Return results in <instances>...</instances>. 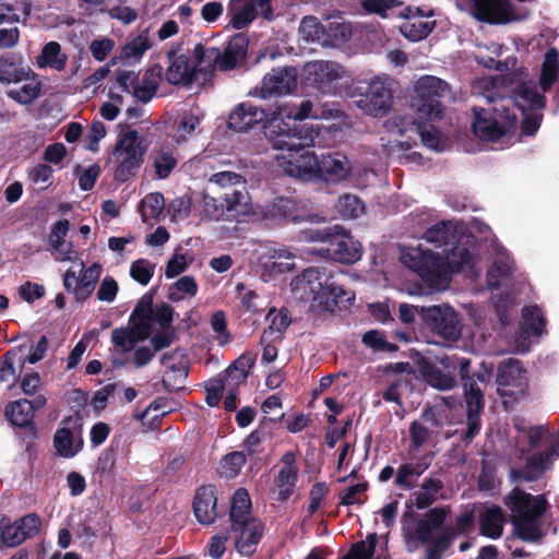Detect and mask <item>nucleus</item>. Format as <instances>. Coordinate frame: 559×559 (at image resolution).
Instances as JSON below:
<instances>
[{
    "label": "nucleus",
    "instance_id": "7c9ffc66",
    "mask_svg": "<svg viewBox=\"0 0 559 559\" xmlns=\"http://www.w3.org/2000/svg\"><path fill=\"white\" fill-rule=\"evenodd\" d=\"M4 414L13 426L29 428L32 431L35 430V405L32 401L20 399L17 401L10 402L5 406Z\"/></svg>",
    "mask_w": 559,
    "mask_h": 559
},
{
    "label": "nucleus",
    "instance_id": "680f3d73",
    "mask_svg": "<svg viewBox=\"0 0 559 559\" xmlns=\"http://www.w3.org/2000/svg\"><path fill=\"white\" fill-rule=\"evenodd\" d=\"M111 341L115 346L122 352L132 350L139 343L138 338L128 330V328H118L111 332Z\"/></svg>",
    "mask_w": 559,
    "mask_h": 559
},
{
    "label": "nucleus",
    "instance_id": "5701e85b",
    "mask_svg": "<svg viewBox=\"0 0 559 559\" xmlns=\"http://www.w3.org/2000/svg\"><path fill=\"white\" fill-rule=\"evenodd\" d=\"M40 525V518L36 513H29L14 523L0 528V539L5 546H19L25 539L35 536Z\"/></svg>",
    "mask_w": 559,
    "mask_h": 559
},
{
    "label": "nucleus",
    "instance_id": "412c9836",
    "mask_svg": "<svg viewBox=\"0 0 559 559\" xmlns=\"http://www.w3.org/2000/svg\"><path fill=\"white\" fill-rule=\"evenodd\" d=\"M352 163L348 157L341 152H329L322 154L319 158V168H317V178L337 183L345 180L352 174Z\"/></svg>",
    "mask_w": 559,
    "mask_h": 559
},
{
    "label": "nucleus",
    "instance_id": "c85d7f7f",
    "mask_svg": "<svg viewBox=\"0 0 559 559\" xmlns=\"http://www.w3.org/2000/svg\"><path fill=\"white\" fill-rule=\"evenodd\" d=\"M479 533L481 536L498 539L502 536L506 514L501 507L492 504L478 515Z\"/></svg>",
    "mask_w": 559,
    "mask_h": 559
},
{
    "label": "nucleus",
    "instance_id": "39448f33",
    "mask_svg": "<svg viewBox=\"0 0 559 559\" xmlns=\"http://www.w3.org/2000/svg\"><path fill=\"white\" fill-rule=\"evenodd\" d=\"M249 39L243 34L233 36L221 51L217 47L205 48L198 44L193 49V58L198 64L205 63V76H213L217 68L222 72L234 70L245 61L248 52Z\"/></svg>",
    "mask_w": 559,
    "mask_h": 559
},
{
    "label": "nucleus",
    "instance_id": "0eeeda50",
    "mask_svg": "<svg viewBox=\"0 0 559 559\" xmlns=\"http://www.w3.org/2000/svg\"><path fill=\"white\" fill-rule=\"evenodd\" d=\"M307 273L309 276L316 274L317 281V285H311V290L314 293L312 307L321 311L334 312L346 309L354 302L355 293L344 287L342 274L313 270H308Z\"/></svg>",
    "mask_w": 559,
    "mask_h": 559
},
{
    "label": "nucleus",
    "instance_id": "2f4dec72",
    "mask_svg": "<svg viewBox=\"0 0 559 559\" xmlns=\"http://www.w3.org/2000/svg\"><path fill=\"white\" fill-rule=\"evenodd\" d=\"M153 46L152 40L148 37V28L141 31V33L127 41L119 51V56L116 57L124 64H131L139 62L144 53Z\"/></svg>",
    "mask_w": 559,
    "mask_h": 559
},
{
    "label": "nucleus",
    "instance_id": "a878e982",
    "mask_svg": "<svg viewBox=\"0 0 559 559\" xmlns=\"http://www.w3.org/2000/svg\"><path fill=\"white\" fill-rule=\"evenodd\" d=\"M388 123L396 128L400 135H404L407 130H414L419 134L424 145L436 151L439 150L440 134L433 126L427 128L421 124H417L415 119L411 116H395L391 118Z\"/></svg>",
    "mask_w": 559,
    "mask_h": 559
},
{
    "label": "nucleus",
    "instance_id": "a18cd8bd",
    "mask_svg": "<svg viewBox=\"0 0 559 559\" xmlns=\"http://www.w3.org/2000/svg\"><path fill=\"white\" fill-rule=\"evenodd\" d=\"M522 317L527 333L533 336H540L544 333L546 326V318L537 305L524 307L522 310Z\"/></svg>",
    "mask_w": 559,
    "mask_h": 559
},
{
    "label": "nucleus",
    "instance_id": "0e129e2a",
    "mask_svg": "<svg viewBox=\"0 0 559 559\" xmlns=\"http://www.w3.org/2000/svg\"><path fill=\"white\" fill-rule=\"evenodd\" d=\"M361 8L370 14H378L386 17L389 9L396 8L401 4L400 0H359Z\"/></svg>",
    "mask_w": 559,
    "mask_h": 559
},
{
    "label": "nucleus",
    "instance_id": "4d7b16f0",
    "mask_svg": "<svg viewBox=\"0 0 559 559\" xmlns=\"http://www.w3.org/2000/svg\"><path fill=\"white\" fill-rule=\"evenodd\" d=\"M154 269L155 265L152 264L148 260L138 259L131 264L130 275L141 285H146L153 277Z\"/></svg>",
    "mask_w": 559,
    "mask_h": 559
},
{
    "label": "nucleus",
    "instance_id": "bf43d9fd",
    "mask_svg": "<svg viewBox=\"0 0 559 559\" xmlns=\"http://www.w3.org/2000/svg\"><path fill=\"white\" fill-rule=\"evenodd\" d=\"M203 214L206 218L218 221L227 214L221 195L218 198L203 194Z\"/></svg>",
    "mask_w": 559,
    "mask_h": 559
},
{
    "label": "nucleus",
    "instance_id": "423d86ee",
    "mask_svg": "<svg viewBox=\"0 0 559 559\" xmlns=\"http://www.w3.org/2000/svg\"><path fill=\"white\" fill-rule=\"evenodd\" d=\"M403 263L416 272L429 288L441 290L451 281L449 257L421 248L411 249L402 257Z\"/></svg>",
    "mask_w": 559,
    "mask_h": 559
},
{
    "label": "nucleus",
    "instance_id": "13d9d810",
    "mask_svg": "<svg viewBox=\"0 0 559 559\" xmlns=\"http://www.w3.org/2000/svg\"><path fill=\"white\" fill-rule=\"evenodd\" d=\"M177 166V159L170 152H159L154 158V168L159 179H166Z\"/></svg>",
    "mask_w": 559,
    "mask_h": 559
},
{
    "label": "nucleus",
    "instance_id": "473e14b6",
    "mask_svg": "<svg viewBox=\"0 0 559 559\" xmlns=\"http://www.w3.org/2000/svg\"><path fill=\"white\" fill-rule=\"evenodd\" d=\"M251 499L245 488H238L233 498L229 511L230 527L241 528L248 521L253 520L250 518Z\"/></svg>",
    "mask_w": 559,
    "mask_h": 559
},
{
    "label": "nucleus",
    "instance_id": "f704fd0d",
    "mask_svg": "<svg viewBox=\"0 0 559 559\" xmlns=\"http://www.w3.org/2000/svg\"><path fill=\"white\" fill-rule=\"evenodd\" d=\"M559 74V52L556 48H549L542 64L539 85L543 93L550 91Z\"/></svg>",
    "mask_w": 559,
    "mask_h": 559
},
{
    "label": "nucleus",
    "instance_id": "ea45409f",
    "mask_svg": "<svg viewBox=\"0 0 559 559\" xmlns=\"http://www.w3.org/2000/svg\"><path fill=\"white\" fill-rule=\"evenodd\" d=\"M227 214L237 216L247 213L248 193L235 187L228 188L222 195Z\"/></svg>",
    "mask_w": 559,
    "mask_h": 559
},
{
    "label": "nucleus",
    "instance_id": "de8ad7c7",
    "mask_svg": "<svg viewBox=\"0 0 559 559\" xmlns=\"http://www.w3.org/2000/svg\"><path fill=\"white\" fill-rule=\"evenodd\" d=\"M298 479V472L287 468L280 469L275 477V485L278 488L277 500L284 502L293 495Z\"/></svg>",
    "mask_w": 559,
    "mask_h": 559
},
{
    "label": "nucleus",
    "instance_id": "49530a36",
    "mask_svg": "<svg viewBox=\"0 0 559 559\" xmlns=\"http://www.w3.org/2000/svg\"><path fill=\"white\" fill-rule=\"evenodd\" d=\"M120 448V440L112 438L110 444L104 449L97 459L96 469L102 475H114L116 459Z\"/></svg>",
    "mask_w": 559,
    "mask_h": 559
},
{
    "label": "nucleus",
    "instance_id": "5fc2aeb1",
    "mask_svg": "<svg viewBox=\"0 0 559 559\" xmlns=\"http://www.w3.org/2000/svg\"><path fill=\"white\" fill-rule=\"evenodd\" d=\"M246 462L247 457L243 452L234 451L226 454L222 460L225 476L229 478L238 476Z\"/></svg>",
    "mask_w": 559,
    "mask_h": 559
},
{
    "label": "nucleus",
    "instance_id": "f03ea898",
    "mask_svg": "<svg viewBox=\"0 0 559 559\" xmlns=\"http://www.w3.org/2000/svg\"><path fill=\"white\" fill-rule=\"evenodd\" d=\"M503 503L511 511L513 535L526 543H542L545 533L540 519L550 507L546 497L533 496L515 487L506 495Z\"/></svg>",
    "mask_w": 559,
    "mask_h": 559
},
{
    "label": "nucleus",
    "instance_id": "bb28decb",
    "mask_svg": "<svg viewBox=\"0 0 559 559\" xmlns=\"http://www.w3.org/2000/svg\"><path fill=\"white\" fill-rule=\"evenodd\" d=\"M80 418L68 416L62 419L61 426L57 429L53 436V447L59 456L73 457L83 447V440L80 439L76 447H73V431L71 425H75Z\"/></svg>",
    "mask_w": 559,
    "mask_h": 559
},
{
    "label": "nucleus",
    "instance_id": "f257e3e1",
    "mask_svg": "<svg viewBox=\"0 0 559 559\" xmlns=\"http://www.w3.org/2000/svg\"><path fill=\"white\" fill-rule=\"evenodd\" d=\"M295 124L296 127H280V131H275L276 135H272L270 140L274 148L287 152L282 156V166L288 176L312 180L317 178L320 157L310 147L314 145L319 130Z\"/></svg>",
    "mask_w": 559,
    "mask_h": 559
},
{
    "label": "nucleus",
    "instance_id": "69168bd1",
    "mask_svg": "<svg viewBox=\"0 0 559 559\" xmlns=\"http://www.w3.org/2000/svg\"><path fill=\"white\" fill-rule=\"evenodd\" d=\"M224 381L217 376L216 378L210 379L205 383L206 397L205 402L209 406L215 407L218 406L224 390H225Z\"/></svg>",
    "mask_w": 559,
    "mask_h": 559
},
{
    "label": "nucleus",
    "instance_id": "774afa93",
    "mask_svg": "<svg viewBox=\"0 0 559 559\" xmlns=\"http://www.w3.org/2000/svg\"><path fill=\"white\" fill-rule=\"evenodd\" d=\"M543 120V114L542 111H523V120L521 123V133L525 136H532L534 135L542 123Z\"/></svg>",
    "mask_w": 559,
    "mask_h": 559
},
{
    "label": "nucleus",
    "instance_id": "4c0bfd02",
    "mask_svg": "<svg viewBox=\"0 0 559 559\" xmlns=\"http://www.w3.org/2000/svg\"><path fill=\"white\" fill-rule=\"evenodd\" d=\"M436 27V21H426L421 17L405 21L400 29L404 37L412 41H419L429 36Z\"/></svg>",
    "mask_w": 559,
    "mask_h": 559
},
{
    "label": "nucleus",
    "instance_id": "cd10ccee",
    "mask_svg": "<svg viewBox=\"0 0 559 559\" xmlns=\"http://www.w3.org/2000/svg\"><path fill=\"white\" fill-rule=\"evenodd\" d=\"M416 366L420 377L437 390L448 391L456 385L454 376L444 372L426 357H420L416 361Z\"/></svg>",
    "mask_w": 559,
    "mask_h": 559
},
{
    "label": "nucleus",
    "instance_id": "72a5a7b5",
    "mask_svg": "<svg viewBox=\"0 0 559 559\" xmlns=\"http://www.w3.org/2000/svg\"><path fill=\"white\" fill-rule=\"evenodd\" d=\"M67 62L68 56L61 52V46L58 41L45 44L36 58V63L39 68L49 67L57 71H63L67 67Z\"/></svg>",
    "mask_w": 559,
    "mask_h": 559
},
{
    "label": "nucleus",
    "instance_id": "6e6d98bb",
    "mask_svg": "<svg viewBox=\"0 0 559 559\" xmlns=\"http://www.w3.org/2000/svg\"><path fill=\"white\" fill-rule=\"evenodd\" d=\"M211 328L217 334L216 340L221 346L228 344L233 336L227 330L226 313L223 310H217L211 316Z\"/></svg>",
    "mask_w": 559,
    "mask_h": 559
},
{
    "label": "nucleus",
    "instance_id": "6e6552de",
    "mask_svg": "<svg viewBox=\"0 0 559 559\" xmlns=\"http://www.w3.org/2000/svg\"><path fill=\"white\" fill-rule=\"evenodd\" d=\"M394 80L389 75H377L355 88L356 106L367 116L385 117L393 108Z\"/></svg>",
    "mask_w": 559,
    "mask_h": 559
},
{
    "label": "nucleus",
    "instance_id": "338daca9",
    "mask_svg": "<svg viewBox=\"0 0 559 559\" xmlns=\"http://www.w3.org/2000/svg\"><path fill=\"white\" fill-rule=\"evenodd\" d=\"M457 368H459V374H460L463 385H465V383H468V382L485 383V381H486L485 373H483L480 371H472L471 359L465 358V357L457 358Z\"/></svg>",
    "mask_w": 559,
    "mask_h": 559
},
{
    "label": "nucleus",
    "instance_id": "09e8293b",
    "mask_svg": "<svg viewBox=\"0 0 559 559\" xmlns=\"http://www.w3.org/2000/svg\"><path fill=\"white\" fill-rule=\"evenodd\" d=\"M466 412L481 413L485 406L484 392L478 382H468L463 385Z\"/></svg>",
    "mask_w": 559,
    "mask_h": 559
},
{
    "label": "nucleus",
    "instance_id": "2eb2a0df",
    "mask_svg": "<svg viewBox=\"0 0 559 559\" xmlns=\"http://www.w3.org/2000/svg\"><path fill=\"white\" fill-rule=\"evenodd\" d=\"M180 51L181 45L179 44L166 53L169 63L165 72L166 81L171 85L187 86L192 84L200 73H203L204 80H206V68L202 67L203 64H198L197 61L194 66H191L188 56L179 53Z\"/></svg>",
    "mask_w": 559,
    "mask_h": 559
},
{
    "label": "nucleus",
    "instance_id": "a19ab883",
    "mask_svg": "<svg viewBox=\"0 0 559 559\" xmlns=\"http://www.w3.org/2000/svg\"><path fill=\"white\" fill-rule=\"evenodd\" d=\"M454 537V530L445 527L435 539L426 543L425 559H442L443 554L452 546Z\"/></svg>",
    "mask_w": 559,
    "mask_h": 559
},
{
    "label": "nucleus",
    "instance_id": "c9c22d12",
    "mask_svg": "<svg viewBox=\"0 0 559 559\" xmlns=\"http://www.w3.org/2000/svg\"><path fill=\"white\" fill-rule=\"evenodd\" d=\"M443 481L439 478L426 477L420 486V490L414 492L415 507L418 510H425L437 501L438 493L443 489Z\"/></svg>",
    "mask_w": 559,
    "mask_h": 559
},
{
    "label": "nucleus",
    "instance_id": "1a4fd4ad",
    "mask_svg": "<svg viewBox=\"0 0 559 559\" xmlns=\"http://www.w3.org/2000/svg\"><path fill=\"white\" fill-rule=\"evenodd\" d=\"M450 93V86L445 81L432 75L421 76L415 84L412 107L420 118L431 121L440 120L444 110L442 100Z\"/></svg>",
    "mask_w": 559,
    "mask_h": 559
},
{
    "label": "nucleus",
    "instance_id": "7ed1b4c3",
    "mask_svg": "<svg viewBox=\"0 0 559 559\" xmlns=\"http://www.w3.org/2000/svg\"><path fill=\"white\" fill-rule=\"evenodd\" d=\"M305 239L319 242L318 253L335 262L353 264L361 258L360 242L340 225L307 229Z\"/></svg>",
    "mask_w": 559,
    "mask_h": 559
},
{
    "label": "nucleus",
    "instance_id": "58836bf2",
    "mask_svg": "<svg viewBox=\"0 0 559 559\" xmlns=\"http://www.w3.org/2000/svg\"><path fill=\"white\" fill-rule=\"evenodd\" d=\"M312 111V103L310 100H304L297 108H295L293 111H290V115L288 121H284L283 119L277 120L274 119L271 122L270 126V133L269 138H272V135H276L275 131H280V127H286L287 124L289 127H296L295 123L307 126V127H314L313 124H308L304 122L305 119L311 117Z\"/></svg>",
    "mask_w": 559,
    "mask_h": 559
},
{
    "label": "nucleus",
    "instance_id": "c03bdc74",
    "mask_svg": "<svg viewBox=\"0 0 559 559\" xmlns=\"http://www.w3.org/2000/svg\"><path fill=\"white\" fill-rule=\"evenodd\" d=\"M378 536L369 533L365 540L354 543L346 555L340 559H372L376 552Z\"/></svg>",
    "mask_w": 559,
    "mask_h": 559
},
{
    "label": "nucleus",
    "instance_id": "393cba45",
    "mask_svg": "<svg viewBox=\"0 0 559 559\" xmlns=\"http://www.w3.org/2000/svg\"><path fill=\"white\" fill-rule=\"evenodd\" d=\"M267 118V112L250 103L239 104L228 117V128L237 132L248 131Z\"/></svg>",
    "mask_w": 559,
    "mask_h": 559
},
{
    "label": "nucleus",
    "instance_id": "37998d69",
    "mask_svg": "<svg viewBox=\"0 0 559 559\" xmlns=\"http://www.w3.org/2000/svg\"><path fill=\"white\" fill-rule=\"evenodd\" d=\"M519 97L523 102L522 111H542L546 106V97L537 91L535 85L522 84L519 87Z\"/></svg>",
    "mask_w": 559,
    "mask_h": 559
},
{
    "label": "nucleus",
    "instance_id": "e2e57ef3",
    "mask_svg": "<svg viewBox=\"0 0 559 559\" xmlns=\"http://www.w3.org/2000/svg\"><path fill=\"white\" fill-rule=\"evenodd\" d=\"M516 430L526 436L528 440V451L539 447L542 440L548 433V427L545 425L521 427L515 426Z\"/></svg>",
    "mask_w": 559,
    "mask_h": 559
},
{
    "label": "nucleus",
    "instance_id": "79ce46f5",
    "mask_svg": "<svg viewBox=\"0 0 559 559\" xmlns=\"http://www.w3.org/2000/svg\"><path fill=\"white\" fill-rule=\"evenodd\" d=\"M165 206V200L160 192H152L146 194L140 202V213L142 221L147 223L148 219H157Z\"/></svg>",
    "mask_w": 559,
    "mask_h": 559
},
{
    "label": "nucleus",
    "instance_id": "f3484780",
    "mask_svg": "<svg viewBox=\"0 0 559 559\" xmlns=\"http://www.w3.org/2000/svg\"><path fill=\"white\" fill-rule=\"evenodd\" d=\"M217 488L214 484L197 487L192 501V511L199 524L212 525L222 515L217 504Z\"/></svg>",
    "mask_w": 559,
    "mask_h": 559
},
{
    "label": "nucleus",
    "instance_id": "8fccbe9b",
    "mask_svg": "<svg viewBox=\"0 0 559 559\" xmlns=\"http://www.w3.org/2000/svg\"><path fill=\"white\" fill-rule=\"evenodd\" d=\"M453 237L449 222L442 221L429 227L424 235V238L435 243L437 247L449 245L450 239Z\"/></svg>",
    "mask_w": 559,
    "mask_h": 559
},
{
    "label": "nucleus",
    "instance_id": "864d4df0",
    "mask_svg": "<svg viewBox=\"0 0 559 559\" xmlns=\"http://www.w3.org/2000/svg\"><path fill=\"white\" fill-rule=\"evenodd\" d=\"M362 343L376 352H396L397 345L390 343L385 335L377 330H370L362 335Z\"/></svg>",
    "mask_w": 559,
    "mask_h": 559
},
{
    "label": "nucleus",
    "instance_id": "6ab92c4d",
    "mask_svg": "<svg viewBox=\"0 0 559 559\" xmlns=\"http://www.w3.org/2000/svg\"><path fill=\"white\" fill-rule=\"evenodd\" d=\"M102 265L94 262L91 266L84 270L81 277L69 269L63 275V286L68 293H73L78 301L86 300L95 289L102 274Z\"/></svg>",
    "mask_w": 559,
    "mask_h": 559
},
{
    "label": "nucleus",
    "instance_id": "a211bd4d",
    "mask_svg": "<svg viewBox=\"0 0 559 559\" xmlns=\"http://www.w3.org/2000/svg\"><path fill=\"white\" fill-rule=\"evenodd\" d=\"M341 68L331 61H314L306 67L307 82L321 94H332L341 79Z\"/></svg>",
    "mask_w": 559,
    "mask_h": 559
},
{
    "label": "nucleus",
    "instance_id": "9b49d317",
    "mask_svg": "<svg viewBox=\"0 0 559 559\" xmlns=\"http://www.w3.org/2000/svg\"><path fill=\"white\" fill-rule=\"evenodd\" d=\"M496 383L499 396L509 397L512 402L526 397L528 393L527 372L522 361L515 358H509L499 364Z\"/></svg>",
    "mask_w": 559,
    "mask_h": 559
},
{
    "label": "nucleus",
    "instance_id": "9d476101",
    "mask_svg": "<svg viewBox=\"0 0 559 559\" xmlns=\"http://www.w3.org/2000/svg\"><path fill=\"white\" fill-rule=\"evenodd\" d=\"M143 141L136 130H129L116 142L112 155L118 163L114 171L117 182L123 183L136 175L146 152Z\"/></svg>",
    "mask_w": 559,
    "mask_h": 559
},
{
    "label": "nucleus",
    "instance_id": "b1692460",
    "mask_svg": "<svg viewBox=\"0 0 559 559\" xmlns=\"http://www.w3.org/2000/svg\"><path fill=\"white\" fill-rule=\"evenodd\" d=\"M473 16L483 23L506 24L512 20L509 0H472Z\"/></svg>",
    "mask_w": 559,
    "mask_h": 559
},
{
    "label": "nucleus",
    "instance_id": "f8f14e48",
    "mask_svg": "<svg viewBox=\"0 0 559 559\" xmlns=\"http://www.w3.org/2000/svg\"><path fill=\"white\" fill-rule=\"evenodd\" d=\"M424 326L447 342L461 337L460 314L449 305H432L424 310Z\"/></svg>",
    "mask_w": 559,
    "mask_h": 559
},
{
    "label": "nucleus",
    "instance_id": "20e7f679",
    "mask_svg": "<svg viewBox=\"0 0 559 559\" xmlns=\"http://www.w3.org/2000/svg\"><path fill=\"white\" fill-rule=\"evenodd\" d=\"M472 110V130L481 141L497 142L516 126V114L503 103H496L487 108L475 106Z\"/></svg>",
    "mask_w": 559,
    "mask_h": 559
},
{
    "label": "nucleus",
    "instance_id": "4be33fe9",
    "mask_svg": "<svg viewBox=\"0 0 559 559\" xmlns=\"http://www.w3.org/2000/svg\"><path fill=\"white\" fill-rule=\"evenodd\" d=\"M261 215L264 219L276 224L298 223L305 219L304 209L295 200L285 197L275 198L263 205Z\"/></svg>",
    "mask_w": 559,
    "mask_h": 559
},
{
    "label": "nucleus",
    "instance_id": "ddd939ff",
    "mask_svg": "<svg viewBox=\"0 0 559 559\" xmlns=\"http://www.w3.org/2000/svg\"><path fill=\"white\" fill-rule=\"evenodd\" d=\"M266 21L274 19L272 0H229L227 15L229 24L235 29H242L249 26L258 15Z\"/></svg>",
    "mask_w": 559,
    "mask_h": 559
},
{
    "label": "nucleus",
    "instance_id": "052dcab7",
    "mask_svg": "<svg viewBox=\"0 0 559 559\" xmlns=\"http://www.w3.org/2000/svg\"><path fill=\"white\" fill-rule=\"evenodd\" d=\"M338 206L341 212L349 217H358L365 212L364 203L354 194H344L340 197Z\"/></svg>",
    "mask_w": 559,
    "mask_h": 559
},
{
    "label": "nucleus",
    "instance_id": "c756f323",
    "mask_svg": "<svg viewBox=\"0 0 559 559\" xmlns=\"http://www.w3.org/2000/svg\"><path fill=\"white\" fill-rule=\"evenodd\" d=\"M264 525L259 520L248 521L241 528L231 527V531L239 533L236 539V548L242 555H252L257 545L260 543Z\"/></svg>",
    "mask_w": 559,
    "mask_h": 559
},
{
    "label": "nucleus",
    "instance_id": "4468645a",
    "mask_svg": "<svg viewBox=\"0 0 559 559\" xmlns=\"http://www.w3.org/2000/svg\"><path fill=\"white\" fill-rule=\"evenodd\" d=\"M297 79L298 72L295 67L273 68L263 76L261 85L255 88L254 94L264 99L289 95L297 90Z\"/></svg>",
    "mask_w": 559,
    "mask_h": 559
},
{
    "label": "nucleus",
    "instance_id": "603ef678",
    "mask_svg": "<svg viewBox=\"0 0 559 559\" xmlns=\"http://www.w3.org/2000/svg\"><path fill=\"white\" fill-rule=\"evenodd\" d=\"M40 88L41 83L33 79L20 88L10 91L9 96L17 103L26 105L39 96Z\"/></svg>",
    "mask_w": 559,
    "mask_h": 559
},
{
    "label": "nucleus",
    "instance_id": "3c124183",
    "mask_svg": "<svg viewBox=\"0 0 559 559\" xmlns=\"http://www.w3.org/2000/svg\"><path fill=\"white\" fill-rule=\"evenodd\" d=\"M181 293L191 297L197 295L198 284L193 276L186 275L175 282L174 285L169 288L168 299L170 301H179L183 298V296L180 295Z\"/></svg>",
    "mask_w": 559,
    "mask_h": 559
},
{
    "label": "nucleus",
    "instance_id": "aec40b11",
    "mask_svg": "<svg viewBox=\"0 0 559 559\" xmlns=\"http://www.w3.org/2000/svg\"><path fill=\"white\" fill-rule=\"evenodd\" d=\"M448 510L443 507L429 509L426 514L418 519L413 531L404 533V538L409 547L411 543L426 544L435 539L433 532L440 528L447 519Z\"/></svg>",
    "mask_w": 559,
    "mask_h": 559
},
{
    "label": "nucleus",
    "instance_id": "dca6fc26",
    "mask_svg": "<svg viewBox=\"0 0 559 559\" xmlns=\"http://www.w3.org/2000/svg\"><path fill=\"white\" fill-rule=\"evenodd\" d=\"M559 457V436H551L548 448L543 452L528 456L522 468H512L511 475L514 480L535 481Z\"/></svg>",
    "mask_w": 559,
    "mask_h": 559
},
{
    "label": "nucleus",
    "instance_id": "e433bc0d",
    "mask_svg": "<svg viewBox=\"0 0 559 559\" xmlns=\"http://www.w3.org/2000/svg\"><path fill=\"white\" fill-rule=\"evenodd\" d=\"M31 69L27 70L22 66L19 58L14 56L0 58V82L17 83L27 79Z\"/></svg>",
    "mask_w": 559,
    "mask_h": 559
}]
</instances>
